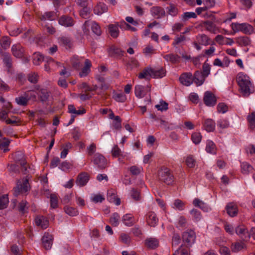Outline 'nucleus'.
<instances>
[{"mask_svg": "<svg viewBox=\"0 0 255 255\" xmlns=\"http://www.w3.org/2000/svg\"><path fill=\"white\" fill-rule=\"evenodd\" d=\"M217 109L219 113L224 114L228 111V107L224 103H220L217 105Z\"/></svg>", "mask_w": 255, "mask_h": 255, "instance_id": "bf43d9fd", "label": "nucleus"}, {"mask_svg": "<svg viewBox=\"0 0 255 255\" xmlns=\"http://www.w3.org/2000/svg\"><path fill=\"white\" fill-rule=\"evenodd\" d=\"M226 210L228 214L232 217L236 216L238 213L237 206L233 203H229L226 206Z\"/></svg>", "mask_w": 255, "mask_h": 255, "instance_id": "b1692460", "label": "nucleus"}, {"mask_svg": "<svg viewBox=\"0 0 255 255\" xmlns=\"http://www.w3.org/2000/svg\"><path fill=\"white\" fill-rule=\"evenodd\" d=\"M65 212L70 216H76L78 214V211L76 208L66 206L64 207Z\"/></svg>", "mask_w": 255, "mask_h": 255, "instance_id": "a19ab883", "label": "nucleus"}, {"mask_svg": "<svg viewBox=\"0 0 255 255\" xmlns=\"http://www.w3.org/2000/svg\"><path fill=\"white\" fill-rule=\"evenodd\" d=\"M53 238L51 235L48 233H45L42 238V242L43 247L48 250L51 249L52 245Z\"/></svg>", "mask_w": 255, "mask_h": 255, "instance_id": "6ab92c4d", "label": "nucleus"}, {"mask_svg": "<svg viewBox=\"0 0 255 255\" xmlns=\"http://www.w3.org/2000/svg\"><path fill=\"white\" fill-rule=\"evenodd\" d=\"M93 161L100 170H104L108 167L107 160L100 153H96L94 155Z\"/></svg>", "mask_w": 255, "mask_h": 255, "instance_id": "39448f33", "label": "nucleus"}, {"mask_svg": "<svg viewBox=\"0 0 255 255\" xmlns=\"http://www.w3.org/2000/svg\"><path fill=\"white\" fill-rule=\"evenodd\" d=\"M123 64L125 65L127 71H132L139 66V63L137 59L133 57L130 58L128 61L122 59Z\"/></svg>", "mask_w": 255, "mask_h": 255, "instance_id": "9d476101", "label": "nucleus"}, {"mask_svg": "<svg viewBox=\"0 0 255 255\" xmlns=\"http://www.w3.org/2000/svg\"><path fill=\"white\" fill-rule=\"evenodd\" d=\"M202 24L207 30L214 34L217 33L218 31L217 28L212 21H205L203 22Z\"/></svg>", "mask_w": 255, "mask_h": 255, "instance_id": "c756f323", "label": "nucleus"}, {"mask_svg": "<svg viewBox=\"0 0 255 255\" xmlns=\"http://www.w3.org/2000/svg\"><path fill=\"white\" fill-rule=\"evenodd\" d=\"M242 172L244 174H248L253 171V167L247 162H243L241 164Z\"/></svg>", "mask_w": 255, "mask_h": 255, "instance_id": "a18cd8bd", "label": "nucleus"}, {"mask_svg": "<svg viewBox=\"0 0 255 255\" xmlns=\"http://www.w3.org/2000/svg\"><path fill=\"white\" fill-rule=\"evenodd\" d=\"M59 23L66 27H71L74 25L75 21L70 16L68 15H63L59 19Z\"/></svg>", "mask_w": 255, "mask_h": 255, "instance_id": "dca6fc26", "label": "nucleus"}, {"mask_svg": "<svg viewBox=\"0 0 255 255\" xmlns=\"http://www.w3.org/2000/svg\"><path fill=\"white\" fill-rule=\"evenodd\" d=\"M211 66L206 61L202 65V70L201 72L205 76L207 77L210 74Z\"/></svg>", "mask_w": 255, "mask_h": 255, "instance_id": "de8ad7c7", "label": "nucleus"}, {"mask_svg": "<svg viewBox=\"0 0 255 255\" xmlns=\"http://www.w3.org/2000/svg\"><path fill=\"white\" fill-rule=\"evenodd\" d=\"M10 43V38L7 36H2L0 39V44L3 49H7L8 48Z\"/></svg>", "mask_w": 255, "mask_h": 255, "instance_id": "58836bf2", "label": "nucleus"}, {"mask_svg": "<svg viewBox=\"0 0 255 255\" xmlns=\"http://www.w3.org/2000/svg\"><path fill=\"white\" fill-rule=\"evenodd\" d=\"M177 251L178 255H190L189 248L187 246H181Z\"/></svg>", "mask_w": 255, "mask_h": 255, "instance_id": "3c124183", "label": "nucleus"}, {"mask_svg": "<svg viewBox=\"0 0 255 255\" xmlns=\"http://www.w3.org/2000/svg\"><path fill=\"white\" fill-rule=\"evenodd\" d=\"M85 26H90L92 31L94 33L98 36H100L102 34L101 27L98 23L94 21L86 20L85 22Z\"/></svg>", "mask_w": 255, "mask_h": 255, "instance_id": "2eb2a0df", "label": "nucleus"}, {"mask_svg": "<svg viewBox=\"0 0 255 255\" xmlns=\"http://www.w3.org/2000/svg\"><path fill=\"white\" fill-rule=\"evenodd\" d=\"M185 162L186 165L189 168L194 167L196 163L194 157L192 155H189L187 157Z\"/></svg>", "mask_w": 255, "mask_h": 255, "instance_id": "8fccbe9b", "label": "nucleus"}, {"mask_svg": "<svg viewBox=\"0 0 255 255\" xmlns=\"http://www.w3.org/2000/svg\"><path fill=\"white\" fill-rule=\"evenodd\" d=\"M179 80L181 84L189 86L193 83L192 74L191 72H185L179 77Z\"/></svg>", "mask_w": 255, "mask_h": 255, "instance_id": "9b49d317", "label": "nucleus"}, {"mask_svg": "<svg viewBox=\"0 0 255 255\" xmlns=\"http://www.w3.org/2000/svg\"><path fill=\"white\" fill-rule=\"evenodd\" d=\"M158 176L160 180L170 185L173 182V176L171 175L170 170L165 167H162L158 171Z\"/></svg>", "mask_w": 255, "mask_h": 255, "instance_id": "7ed1b4c3", "label": "nucleus"}, {"mask_svg": "<svg viewBox=\"0 0 255 255\" xmlns=\"http://www.w3.org/2000/svg\"><path fill=\"white\" fill-rule=\"evenodd\" d=\"M203 101L206 106L214 107L217 103V98L211 92L206 91L204 93Z\"/></svg>", "mask_w": 255, "mask_h": 255, "instance_id": "0eeeda50", "label": "nucleus"}, {"mask_svg": "<svg viewBox=\"0 0 255 255\" xmlns=\"http://www.w3.org/2000/svg\"><path fill=\"white\" fill-rule=\"evenodd\" d=\"M215 125L216 124L215 122L211 119L205 120L204 123V127L205 129L208 132L214 131L215 129Z\"/></svg>", "mask_w": 255, "mask_h": 255, "instance_id": "72a5a7b5", "label": "nucleus"}, {"mask_svg": "<svg viewBox=\"0 0 255 255\" xmlns=\"http://www.w3.org/2000/svg\"><path fill=\"white\" fill-rule=\"evenodd\" d=\"M124 224L127 226H132L135 223L134 217L130 214L125 215L122 218Z\"/></svg>", "mask_w": 255, "mask_h": 255, "instance_id": "473e14b6", "label": "nucleus"}, {"mask_svg": "<svg viewBox=\"0 0 255 255\" xmlns=\"http://www.w3.org/2000/svg\"><path fill=\"white\" fill-rule=\"evenodd\" d=\"M2 59L3 63L7 68V72L12 73V60L10 55L7 52L2 54Z\"/></svg>", "mask_w": 255, "mask_h": 255, "instance_id": "f8f14e48", "label": "nucleus"}, {"mask_svg": "<svg viewBox=\"0 0 255 255\" xmlns=\"http://www.w3.org/2000/svg\"><path fill=\"white\" fill-rule=\"evenodd\" d=\"M37 94L40 101L42 102L47 101L49 97V92L46 89H41Z\"/></svg>", "mask_w": 255, "mask_h": 255, "instance_id": "4c0bfd02", "label": "nucleus"}, {"mask_svg": "<svg viewBox=\"0 0 255 255\" xmlns=\"http://www.w3.org/2000/svg\"><path fill=\"white\" fill-rule=\"evenodd\" d=\"M27 79L30 83L35 84L38 82V76L37 73L32 72L28 74Z\"/></svg>", "mask_w": 255, "mask_h": 255, "instance_id": "4d7b16f0", "label": "nucleus"}, {"mask_svg": "<svg viewBox=\"0 0 255 255\" xmlns=\"http://www.w3.org/2000/svg\"><path fill=\"white\" fill-rule=\"evenodd\" d=\"M60 45L64 47L66 49H70L73 47V42L70 38L66 37H62L59 38Z\"/></svg>", "mask_w": 255, "mask_h": 255, "instance_id": "a878e982", "label": "nucleus"}, {"mask_svg": "<svg viewBox=\"0 0 255 255\" xmlns=\"http://www.w3.org/2000/svg\"><path fill=\"white\" fill-rule=\"evenodd\" d=\"M120 23H117L116 24H110L108 26L109 32L110 35L114 38H116L119 36Z\"/></svg>", "mask_w": 255, "mask_h": 255, "instance_id": "4be33fe9", "label": "nucleus"}, {"mask_svg": "<svg viewBox=\"0 0 255 255\" xmlns=\"http://www.w3.org/2000/svg\"><path fill=\"white\" fill-rule=\"evenodd\" d=\"M120 216L117 213H114L110 218V223L114 227H117L119 224Z\"/></svg>", "mask_w": 255, "mask_h": 255, "instance_id": "37998d69", "label": "nucleus"}, {"mask_svg": "<svg viewBox=\"0 0 255 255\" xmlns=\"http://www.w3.org/2000/svg\"><path fill=\"white\" fill-rule=\"evenodd\" d=\"M35 224L38 226H40L42 229H46L49 225V221L43 216H39L35 218Z\"/></svg>", "mask_w": 255, "mask_h": 255, "instance_id": "412c9836", "label": "nucleus"}, {"mask_svg": "<svg viewBox=\"0 0 255 255\" xmlns=\"http://www.w3.org/2000/svg\"><path fill=\"white\" fill-rule=\"evenodd\" d=\"M90 13V9L88 7V6H86L85 7H82V9L80 11V15L86 19L89 16Z\"/></svg>", "mask_w": 255, "mask_h": 255, "instance_id": "0e129e2a", "label": "nucleus"}, {"mask_svg": "<svg viewBox=\"0 0 255 255\" xmlns=\"http://www.w3.org/2000/svg\"><path fill=\"white\" fill-rule=\"evenodd\" d=\"M108 52L111 57H115L117 59H121L125 53L124 50L115 45H112L108 50Z\"/></svg>", "mask_w": 255, "mask_h": 255, "instance_id": "6e6552de", "label": "nucleus"}, {"mask_svg": "<svg viewBox=\"0 0 255 255\" xmlns=\"http://www.w3.org/2000/svg\"><path fill=\"white\" fill-rule=\"evenodd\" d=\"M237 42L241 46H246L250 44L251 41L248 37L243 36L239 38L237 40Z\"/></svg>", "mask_w": 255, "mask_h": 255, "instance_id": "5fc2aeb1", "label": "nucleus"}, {"mask_svg": "<svg viewBox=\"0 0 255 255\" xmlns=\"http://www.w3.org/2000/svg\"><path fill=\"white\" fill-rule=\"evenodd\" d=\"M113 98L118 102H124L127 98L123 93H116L113 95Z\"/></svg>", "mask_w": 255, "mask_h": 255, "instance_id": "e2e57ef3", "label": "nucleus"}, {"mask_svg": "<svg viewBox=\"0 0 255 255\" xmlns=\"http://www.w3.org/2000/svg\"><path fill=\"white\" fill-rule=\"evenodd\" d=\"M90 177V175L87 172H82L77 176L76 183L79 187H83L88 182Z\"/></svg>", "mask_w": 255, "mask_h": 255, "instance_id": "1a4fd4ad", "label": "nucleus"}, {"mask_svg": "<svg viewBox=\"0 0 255 255\" xmlns=\"http://www.w3.org/2000/svg\"><path fill=\"white\" fill-rule=\"evenodd\" d=\"M155 107L158 111H166L168 109V103L161 100L159 104L156 105Z\"/></svg>", "mask_w": 255, "mask_h": 255, "instance_id": "680f3d73", "label": "nucleus"}, {"mask_svg": "<svg viewBox=\"0 0 255 255\" xmlns=\"http://www.w3.org/2000/svg\"><path fill=\"white\" fill-rule=\"evenodd\" d=\"M193 83H194L197 86L202 85L205 82L206 77L204 75L201 71H196L192 75Z\"/></svg>", "mask_w": 255, "mask_h": 255, "instance_id": "ddd939ff", "label": "nucleus"}, {"mask_svg": "<svg viewBox=\"0 0 255 255\" xmlns=\"http://www.w3.org/2000/svg\"><path fill=\"white\" fill-rule=\"evenodd\" d=\"M120 240L126 245H129L130 243L131 239L128 234L122 233L120 237Z\"/></svg>", "mask_w": 255, "mask_h": 255, "instance_id": "13d9d810", "label": "nucleus"}, {"mask_svg": "<svg viewBox=\"0 0 255 255\" xmlns=\"http://www.w3.org/2000/svg\"><path fill=\"white\" fill-rule=\"evenodd\" d=\"M33 63L34 65H38L42 61L45 60L42 55L39 52H35L32 56Z\"/></svg>", "mask_w": 255, "mask_h": 255, "instance_id": "ea45409f", "label": "nucleus"}, {"mask_svg": "<svg viewBox=\"0 0 255 255\" xmlns=\"http://www.w3.org/2000/svg\"><path fill=\"white\" fill-rule=\"evenodd\" d=\"M134 93L137 98H142L146 95L147 91L145 87L142 85H136L134 87Z\"/></svg>", "mask_w": 255, "mask_h": 255, "instance_id": "c85d7f7f", "label": "nucleus"}, {"mask_svg": "<svg viewBox=\"0 0 255 255\" xmlns=\"http://www.w3.org/2000/svg\"><path fill=\"white\" fill-rule=\"evenodd\" d=\"M155 49L153 47V46L150 45H148L146 46L145 48L143 50V53L146 55H151L154 53Z\"/></svg>", "mask_w": 255, "mask_h": 255, "instance_id": "774afa93", "label": "nucleus"}, {"mask_svg": "<svg viewBox=\"0 0 255 255\" xmlns=\"http://www.w3.org/2000/svg\"><path fill=\"white\" fill-rule=\"evenodd\" d=\"M231 27L234 33L241 31L246 34H251L254 30L253 26L247 23H233Z\"/></svg>", "mask_w": 255, "mask_h": 255, "instance_id": "f03ea898", "label": "nucleus"}, {"mask_svg": "<svg viewBox=\"0 0 255 255\" xmlns=\"http://www.w3.org/2000/svg\"><path fill=\"white\" fill-rule=\"evenodd\" d=\"M131 196L135 201H139L140 200V192L135 188H132L131 190Z\"/></svg>", "mask_w": 255, "mask_h": 255, "instance_id": "338daca9", "label": "nucleus"}, {"mask_svg": "<svg viewBox=\"0 0 255 255\" xmlns=\"http://www.w3.org/2000/svg\"><path fill=\"white\" fill-rule=\"evenodd\" d=\"M236 233L242 238H243V236L246 234H248L247 229L243 225L238 226L236 228Z\"/></svg>", "mask_w": 255, "mask_h": 255, "instance_id": "49530a36", "label": "nucleus"}, {"mask_svg": "<svg viewBox=\"0 0 255 255\" xmlns=\"http://www.w3.org/2000/svg\"><path fill=\"white\" fill-rule=\"evenodd\" d=\"M108 7L107 5L103 2H99L94 8V12L97 15H101L104 12H107Z\"/></svg>", "mask_w": 255, "mask_h": 255, "instance_id": "5701e85b", "label": "nucleus"}, {"mask_svg": "<svg viewBox=\"0 0 255 255\" xmlns=\"http://www.w3.org/2000/svg\"><path fill=\"white\" fill-rule=\"evenodd\" d=\"M151 77L153 78H161L165 76L166 71L163 67L160 68H151Z\"/></svg>", "mask_w": 255, "mask_h": 255, "instance_id": "393cba45", "label": "nucleus"}, {"mask_svg": "<svg viewBox=\"0 0 255 255\" xmlns=\"http://www.w3.org/2000/svg\"><path fill=\"white\" fill-rule=\"evenodd\" d=\"M29 99H27L26 97L20 96L15 98V102L16 103L22 106H25L27 105Z\"/></svg>", "mask_w": 255, "mask_h": 255, "instance_id": "603ef678", "label": "nucleus"}, {"mask_svg": "<svg viewBox=\"0 0 255 255\" xmlns=\"http://www.w3.org/2000/svg\"><path fill=\"white\" fill-rule=\"evenodd\" d=\"M197 14L194 12H186L182 15V18L183 20H188L190 18H196Z\"/></svg>", "mask_w": 255, "mask_h": 255, "instance_id": "69168bd1", "label": "nucleus"}, {"mask_svg": "<svg viewBox=\"0 0 255 255\" xmlns=\"http://www.w3.org/2000/svg\"><path fill=\"white\" fill-rule=\"evenodd\" d=\"M191 139L193 142L197 144L200 142L202 139V135L200 132H195L192 133Z\"/></svg>", "mask_w": 255, "mask_h": 255, "instance_id": "052dcab7", "label": "nucleus"}, {"mask_svg": "<svg viewBox=\"0 0 255 255\" xmlns=\"http://www.w3.org/2000/svg\"><path fill=\"white\" fill-rule=\"evenodd\" d=\"M216 150L215 143L212 141H208L206 147V151L209 153L215 154L216 153Z\"/></svg>", "mask_w": 255, "mask_h": 255, "instance_id": "79ce46f5", "label": "nucleus"}, {"mask_svg": "<svg viewBox=\"0 0 255 255\" xmlns=\"http://www.w3.org/2000/svg\"><path fill=\"white\" fill-rule=\"evenodd\" d=\"M56 17V14L54 11H47L44 12L40 16L41 20L45 21L48 20H54Z\"/></svg>", "mask_w": 255, "mask_h": 255, "instance_id": "f704fd0d", "label": "nucleus"}, {"mask_svg": "<svg viewBox=\"0 0 255 255\" xmlns=\"http://www.w3.org/2000/svg\"><path fill=\"white\" fill-rule=\"evenodd\" d=\"M108 200L111 203H114L116 205L121 204V200L116 194L112 191H109L107 195Z\"/></svg>", "mask_w": 255, "mask_h": 255, "instance_id": "c9c22d12", "label": "nucleus"}, {"mask_svg": "<svg viewBox=\"0 0 255 255\" xmlns=\"http://www.w3.org/2000/svg\"><path fill=\"white\" fill-rule=\"evenodd\" d=\"M196 41L202 45L207 46L210 44V39L205 34H199L196 36Z\"/></svg>", "mask_w": 255, "mask_h": 255, "instance_id": "bb28decb", "label": "nucleus"}, {"mask_svg": "<svg viewBox=\"0 0 255 255\" xmlns=\"http://www.w3.org/2000/svg\"><path fill=\"white\" fill-rule=\"evenodd\" d=\"M28 179L25 178L21 183L18 181L16 187L13 189V195L16 197L20 193H25L29 190Z\"/></svg>", "mask_w": 255, "mask_h": 255, "instance_id": "423d86ee", "label": "nucleus"}, {"mask_svg": "<svg viewBox=\"0 0 255 255\" xmlns=\"http://www.w3.org/2000/svg\"><path fill=\"white\" fill-rule=\"evenodd\" d=\"M246 248V245L243 242H235L231 245V249L233 252L237 253Z\"/></svg>", "mask_w": 255, "mask_h": 255, "instance_id": "2f4dec72", "label": "nucleus"}, {"mask_svg": "<svg viewBox=\"0 0 255 255\" xmlns=\"http://www.w3.org/2000/svg\"><path fill=\"white\" fill-rule=\"evenodd\" d=\"M113 126L115 129L120 130L122 128V119L120 116H116L115 120L113 122Z\"/></svg>", "mask_w": 255, "mask_h": 255, "instance_id": "6e6d98bb", "label": "nucleus"}, {"mask_svg": "<svg viewBox=\"0 0 255 255\" xmlns=\"http://www.w3.org/2000/svg\"><path fill=\"white\" fill-rule=\"evenodd\" d=\"M151 67H146L142 72L139 73L138 77L139 79H145L149 80L151 77Z\"/></svg>", "mask_w": 255, "mask_h": 255, "instance_id": "7c9ffc66", "label": "nucleus"}, {"mask_svg": "<svg viewBox=\"0 0 255 255\" xmlns=\"http://www.w3.org/2000/svg\"><path fill=\"white\" fill-rule=\"evenodd\" d=\"M182 238L183 242L186 244L187 246L191 247L196 241V233L192 229H187L183 232Z\"/></svg>", "mask_w": 255, "mask_h": 255, "instance_id": "20e7f679", "label": "nucleus"}, {"mask_svg": "<svg viewBox=\"0 0 255 255\" xmlns=\"http://www.w3.org/2000/svg\"><path fill=\"white\" fill-rule=\"evenodd\" d=\"M82 59V57H80L78 56H73L71 61L72 65L74 69L79 70L81 68L82 66V63L81 62Z\"/></svg>", "mask_w": 255, "mask_h": 255, "instance_id": "e433bc0d", "label": "nucleus"}, {"mask_svg": "<svg viewBox=\"0 0 255 255\" xmlns=\"http://www.w3.org/2000/svg\"><path fill=\"white\" fill-rule=\"evenodd\" d=\"M158 221L156 214L153 212H149L146 215V222L150 227H154Z\"/></svg>", "mask_w": 255, "mask_h": 255, "instance_id": "aec40b11", "label": "nucleus"}, {"mask_svg": "<svg viewBox=\"0 0 255 255\" xmlns=\"http://www.w3.org/2000/svg\"><path fill=\"white\" fill-rule=\"evenodd\" d=\"M151 15L156 18H160L165 15V12L163 8L160 6H153L151 8Z\"/></svg>", "mask_w": 255, "mask_h": 255, "instance_id": "a211bd4d", "label": "nucleus"}, {"mask_svg": "<svg viewBox=\"0 0 255 255\" xmlns=\"http://www.w3.org/2000/svg\"><path fill=\"white\" fill-rule=\"evenodd\" d=\"M193 205L196 207H198L204 211H207L208 208L203 201L198 198H195L193 201Z\"/></svg>", "mask_w": 255, "mask_h": 255, "instance_id": "09e8293b", "label": "nucleus"}, {"mask_svg": "<svg viewBox=\"0 0 255 255\" xmlns=\"http://www.w3.org/2000/svg\"><path fill=\"white\" fill-rule=\"evenodd\" d=\"M50 206L53 209L58 207V198L55 194L50 195Z\"/></svg>", "mask_w": 255, "mask_h": 255, "instance_id": "864d4df0", "label": "nucleus"}, {"mask_svg": "<svg viewBox=\"0 0 255 255\" xmlns=\"http://www.w3.org/2000/svg\"><path fill=\"white\" fill-rule=\"evenodd\" d=\"M236 80L244 97H248L254 92V87L248 75L240 73L237 76Z\"/></svg>", "mask_w": 255, "mask_h": 255, "instance_id": "f257e3e1", "label": "nucleus"}, {"mask_svg": "<svg viewBox=\"0 0 255 255\" xmlns=\"http://www.w3.org/2000/svg\"><path fill=\"white\" fill-rule=\"evenodd\" d=\"M145 245L147 248L153 250L159 246V242L155 238H147L145 241Z\"/></svg>", "mask_w": 255, "mask_h": 255, "instance_id": "cd10ccee", "label": "nucleus"}, {"mask_svg": "<svg viewBox=\"0 0 255 255\" xmlns=\"http://www.w3.org/2000/svg\"><path fill=\"white\" fill-rule=\"evenodd\" d=\"M92 67V63L91 61L86 59L84 62V66L81 68V71L79 72V76L80 77L87 76L91 72V68Z\"/></svg>", "mask_w": 255, "mask_h": 255, "instance_id": "f3484780", "label": "nucleus"}, {"mask_svg": "<svg viewBox=\"0 0 255 255\" xmlns=\"http://www.w3.org/2000/svg\"><path fill=\"white\" fill-rule=\"evenodd\" d=\"M9 201L8 195L6 194L0 196V210L5 209L7 207Z\"/></svg>", "mask_w": 255, "mask_h": 255, "instance_id": "c03bdc74", "label": "nucleus"}, {"mask_svg": "<svg viewBox=\"0 0 255 255\" xmlns=\"http://www.w3.org/2000/svg\"><path fill=\"white\" fill-rule=\"evenodd\" d=\"M11 50L12 55L16 58H20L24 55V48L19 43L13 45Z\"/></svg>", "mask_w": 255, "mask_h": 255, "instance_id": "4468645a", "label": "nucleus"}]
</instances>
